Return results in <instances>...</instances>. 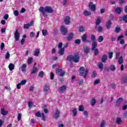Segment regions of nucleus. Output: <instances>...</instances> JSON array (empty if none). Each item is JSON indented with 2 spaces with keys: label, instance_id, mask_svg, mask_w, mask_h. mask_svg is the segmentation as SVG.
Listing matches in <instances>:
<instances>
[{
  "label": "nucleus",
  "instance_id": "79ce46f5",
  "mask_svg": "<svg viewBox=\"0 0 127 127\" xmlns=\"http://www.w3.org/2000/svg\"><path fill=\"white\" fill-rule=\"evenodd\" d=\"M78 111H79V112H84V106H83V105L79 106Z\"/></svg>",
  "mask_w": 127,
  "mask_h": 127
},
{
  "label": "nucleus",
  "instance_id": "5701e85b",
  "mask_svg": "<svg viewBox=\"0 0 127 127\" xmlns=\"http://www.w3.org/2000/svg\"><path fill=\"white\" fill-rule=\"evenodd\" d=\"M87 38H88V36H87V34H83L81 38L82 42H85V41L87 40Z\"/></svg>",
  "mask_w": 127,
  "mask_h": 127
},
{
  "label": "nucleus",
  "instance_id": "e433bc0d",
  "mask_svg": "<svg viewBox=\"0 0 127 127\" xmlns=\"http://www.w3.org/2000/svg\"><path fill=\"white\" fill-rule=\"evenodd\" d=\"M123 121H122V119L120 118H117L116 119V124H117V125H120L121 124V123Z\"/></svg>",
  "mask_w": 127,
  "mask_h": 127
},
{
  "label": "nucleus",
  "instance_id": "cd10ccee",
  "mask_svg": "<svg viewBox=\"0 0 127 127\" xmlns=\"http://www.w3.org/2000/svg\"><path fill=\"white\" fill-rule=\"evenodd\" d=\"M96 103H97V100H96V99L92 98L91 100V106H95L96 105Z\"/></svg>",
  "mask_w": 127,
  "mask_h": 127
},
{
  "label": "nucleus",
  "instance_id": "412c9836",
  "mask_svg": "<svg viewBox=\"0 0 127 127\" xmlns=\"http://www.w3.org/2000/svg\"><path fill=\"white\" fill-rule=\"evenodd\" d=\"M97 47H95L94 50H92L91 47V50L92 51H94V55L95 56H98L99 55V50L98 49H96Z\"/></svg>",
  "mask_w": 127,
  "mask_h": 127
},
{
  "label": "nucleus",
  "instance_id": "f8f14e48",
  "mask_svg": "<svg viewBox=\"0 0 127 127\" xmlns=\"http://www.w3.org/2000/svg\"><path fill=\"white\" fill-rule=\"evenodd\" d=\"M74 38V33L73 32L68 34V37L66 38L67 41H71Z\"/></svg>",
  "mask_w": 127,
  "mask_h": 127
},
{
  "label": "nucleus",
  "instance_id": "0e129e2a",
  "mask_svg": "<svg viewBox=\"0 0 127 127\" xmlns=\"http://www.w3.org/2000/svg\"><path fill=\"white\" fill-rule=\"evenodd\" d=\"M111 41L112 42H113V41H116V37L112 36L111 38Z\"/></svg>",
  "mask_w": 127,
  "mask_h": 127
},
{
  "label": "nucleus",
  "instance_id": "393cba45",
  "mask_svg": "<svg viewBox=\"0 0 127 127\" xmlns=\"http://www.w3.org/2000/svg\"><path fill=\"white\" fill-rule=\"evenodd\" d=\"M35 64H34L32 70L31 72V74H34L35 73H36V72H37V68L36 67H35Z\"/></svg>",
  "mask_w": 127,
  "mask_h": 127
},
{
  "label": "nucleus",
  "instance_id": "9d476101",
  "mask_svg": "<svg viewBox=\"0 0 127 127\" xmlns=\"http://www.w3.org/2000/svg\"><path fill=\"white\" fill-rule=\"evenodd\" d=\"M14 35L16 41H18V40H19V37L20 36V34L19 33V32H18V30H15Z\"/></svg>",
  "mask_w": 127,
  "mask_h": 127
},
{
  "label": "nucleus",
  "instance_id": "052dcab7",
  "mask_svg": "<svg viewBox=\"0 0 127 127\" xmlns=\"http://www.w3.org/2000/svg\"><path fill=\"white\" fill-rule=\"evenodd\" d=\"M121 55V53L120 52L116 53V59L120 58V56Z\"/></svg>",
  "mask_w": 127,
  "mask_h": 127
},
{
  "label": "nucleus",
  "instance_id": "8fccbe9b",
  "mask_svg": "<svg viewBox=\"0 0 127 127\" xmlns=\"http://www.w3.org/2000/svg\"><path fill=\"white\" fill-rule=\"evenodd\" d=\"M100 82V80L99 79H97L94 82V85H98V84H99Z\"/></svg>",
  "mask_w": 127,
  "mask_h": 127
},
{
  "label": "nucleus",
  "instance_id": "a19ab883",
  "mask_svg": "<svg viewBox=\"0 0 127 127\" xmlns=\"http://www.w3.org/2000/svg\"><path fill=\"white\" fill-rule=\"evenodd\" d=\"M56 72L57 75H60L61 72H62V69L60 68H57L56 70Z\"/></svg>",
  "mask_w": 127,
  "mask_h": 127
},
{
  "label": "nucleus",
  "instance_id": "bb28decb",
  "mask_svg": "<svg viewBox=\"0 0 127 127\" xmlns=\"http://www.w3.org/2000/svg\"><path fill=\"white\" fill-rule=\"evenodd\" d=\"M83 51H84V53H85V54H88V53L90 52V49H89L88 47H85L83 49Z\"/></svg>",
  "mask_w": 127,
  "mask_h": 127
},
{
  "label": "nucleus",
  "instance_id": "9b49d317",
  "mask_svg": "<svg viewBox=\"0 0 127 127\" xmlns=\"http://www.w3.org/2000/svg\"><path fill=\"white\" fill-rule=\"evenodd\" d=\"M33 20H31L30 22V23L25 24H24V28H25L26 29H28L29 27H30V26H33Z\"/></svg>",
  "mask_w": 127,
  "mask_h": 127
},
{
  "label": "nucleus",
  "instance_id": "72a5a7b5",
  "mask_svg": "<svg viewBox=\"0 0 127 127\" xmlns=\"http://www.w3.org/2000/svg\"><path fill=\"white\" fill-rule=\"evenodd\" d=\"M109 69L111 70V71H112V72H115V71L116 70V66H115L114 65H111Z\"/></svg>",
  "mask_w": 127,
  "mask_h": 127
},
{
  "label": "nucleus",
  "instance_id": "2eb2a0df",
  "mask_svg": "<svg viewBox=\"0 0 127 127\" xmlns=\"http://www.w3.org/2000/svg\"><path fill=\"white\" fill-rule=\"evenodd\" d=\"M0 114L2 116H6L7 114H8V111H5L4 108H1L0 109Z\"/></svg>",
  "mask_w": 127,
  "mask_h": 127
},
{
  "label": "nucleus",
  "instance_id": "7c9ffc66",
  "mask_svg": "<svg viewBox=\"0 0 127 127\" xmlns=\"http://www.w3.org/2000/svg\"><path fill=\"white\" fill-rule=\"evenodd\" d=\"M84 14L85 16H90V15L92 14V13H91L90 11L85 10L84 12Z\"/></svg>",
  "mask_w": 127,
  "mask_h": 127
},
{
  "label": "nucleus",
  "instance_id": "bf43d9fd",
  "mask_svg": "<svg viewBox=\"0 0 127 127\" xmlns=\"http://www.w3.org/2000/svg\"><path fill=\"white\" fill-rule=\"evenodd\" d=\"M17 120L18 122L21 120V114H18Z\"/></svg>",
  "mask_w": 127,
  "mask_h": 127
},
{
  "label": "nucleus",
  "instance_id": "2f4dec72",
  "mask_svg": "<svg viewBox=\"0 0 127 127\" xmlns=\"http://www.w3.org/2000/svg\"><path fill=\"white\" fill-rule=\"evenodd\" d=\"M85 28L84 27V26H80L79 27V32H84V31H85Z\"/></svg>",
  "mask_w": 127,
  "mask_h": 127
},
{
  "label": "nucleus",
  "instance_id": "603ef678",
  "mask_svg": "<svg viewBox=\"0 0 127 127\" xmlns=\"http://www.w3.org/2000/svg\"><path fill=\"white\" fill-rule=\"evenodd\" d=\"M78 84L79 86H83V84H84V80L81 79L78 82Z\"/></svg>",
  "mask_w": 127,
  "mask_h": 127
},
{
  "label": "nucleus",
  "instance_id": "f3484780",
  "mask_svg": "<svg viewBox=\"0 0 127 127\" xmlns=\"http://www.w3.org/2000/svg\"><path fill=\"white\" fill-rule=\"evenodd\" d=\"M111 25H112V21H111V20H109L106 23V27L107 28V29H110V28H111Z\"/></svg>",
  "mask_w": 127,
  "mask_h": 127
},
{
  "label": "nucleus",
  "instance_id": "423d86ee",
  "mask_svg": "<svg viewBox=\"0 0 127 127\" xmlns=\"http://www.w3.org/2000/svg\"><path fill=\"white\" fill-rule=\"evenodd\" d=\"M68 32V30L65 28L64 26L62 25L61 27V33L64 36H65Z\"/></svg>",
  "mask_w": 127,
  "mask_h": 127
},
{
  "label": "nucleus",
  "instance_id": "20e7f679",
  "mask_svg": "<svg viewBox=\"0 0 127 127\" xmlns=\"http://www.w3.org/2000/svg\"><path fill=\"white\" fill-rule=\"evenodd\" d=\"M90 39L91 41H92V49L94 50L95 47H97L98 44H97V42L96 41V36L94 34H92L91 35Z\"/></svg>",
  "mask_w": 127,
  "mask_h": 127
},
{
  "label": "nucleus",
  "instance_id": "680f3d73",
  "mask_svg": "<svg viewBox=\"0 0 127 127\" xmlns=\"http://www.w3.org/2000/svg\"><path fill=\"white\" fill-rule=\"evenodd\" d=\"M65 73H66V72H65V71H62V72H61V73L60 74V76L61 77H63V76H64V75H65Z\"/></svg>",
  "mask_w": 127,
  "mask_h": 127
},
{
  "label": "nucleus",
  "instance_id": "1a4fd4ad",
  "mask_svg": "<svg viewBox=\"0 0 127 127\" xmlns=\"http://www.w3.org/2000/svg\"><path fill=\"white\" fill-rule=\"evenodd\" d=\"M60 117V111L57 108L54 115V118L55 120H58L59 118Z\"/></svg>",
  "mask_w": 127,
  "mask_h": 127
},
{
  "label": "nucleus",
  "instance_id": "6e6552de",
  "mask_svg": "<svg viewBox=\"0 0 127 127\" xmlns=\"http://www.w3.org/2000/svg\"><path fill=\"white\" fill-rule=\"evenodd\" d=\"M125 36L124 35H122L119 36L117 38V41H119V44L123 45V44H125V40L123 38H124Z\"/></svg>",
  "mask_w": 127,
  "mask_h": 127
},
{
  "label": "nucleus",
  "instance_id": "e2e57ef3",
  "mask_svg": "<svg viewBox=\"0 0 127 127\" xmlns=\"http://www.w3.org/2000/svg\"><path fill=\"white\" fill-rule=\"evenodd\" d=\"M20 83L21 84V85H25V84L26 83V80H22Z\"/></svg>",
  "mask_w": 127,
  "mask_h": 127
},
{
  "label": "nucleus",
  "instance_id": "6e6d98bb",
  "mask_svg": "<svg viewBox=\"0 0 127 127\" xmlns=\"http://www.w3.org/2000/svg\"><path fill=\"white\" fill-rule=\"evenodd\" d=\"M122 82L123 84H125V83L127 82V77L125 76L124 77L123 80H122Z\"/></svg>",
  "mask_w": 127,
  "mask_h": 127
},
{
  "label": "nucleus",
  "instance_id": "338daca9",
  "mask_svg": "<svg viewBox=\"0 0 127 127\" xmlns=\"http://www.w3.org/2000/svg\"><path fill=\"white\" fill-rule=\"evenodd\" d=\"M42 120L43 121H45L46 120L45 115H44V113H42Z\"/></svg>",
  "mask_w": 127,
  "mask_h": 127
},
{
  "label": "nucleus",
  "instance_id": "c756f323",
  "mask_svg": "<svg viewBox=\"0 0 127 127\" xmlns=\"http://www.w3.org/2000/svg\"><path fill=\"white\" fill-rule=\"evenodd\" d=\"M42 32L44 36H46V35H48V31H47V30L43 29Z\"/></svg>",
  "mask_w": 127,
  "mask_h": 127
},
{
  "label": "nucleus",
  "instance_id": "4d7b16f0",
  "mask_svg": "<svg viewBox=\"0 0 127 127\" xmlns=\"http://www.w3.org/2000/svg\"><path fill=\"white\" fill-rule=\"evenodd\" d=\"M113 52H110L108 53V56H109V59H112V58H113Z\"/></svg>",
  "mask_w": 127,
  "mask_h": 127
},
{
  "label": "nucleus",
  "instance_id": "f257e3e1",
  "mask_svg": "<svg viewBox=\"0 0 127 127\" xmlns=\"http://www.w3.org/2000/svg\"><path fill=\"white\" fill-rule=\"evenodd\" d=\"M39 11L43 13V15L44 17H47V14L46 12H48V13H52V12L54 11V10H53L52 7L49 6H46L45 7L40 6L39 8Z\"/></svg>",
  "mask_w": 127,
  "mask_h": 127
},
{
  "label": "nucleus",
  "instance_id": "13d9d810",
  "mask_svg": "<svg viewBox=\"0 0 127 127\" xmlns=\"http://www.w3.org/2000/svg\"><path fill=\"white\" fill-rule=\"evenodd\" d=\"M10 56V54H9V53H8V52L6 53V54H5V59H8V58H9Z\"/></svg>",
  "mask_w": 127,
  "mask_h": 127
},
{
  "label": "nucleus",
  "instance_id": "864d4df0",
  "mask_svg": "<svg viewBox=\"0 0 127 127\" xmlns=\"http://www.w3.org/2000/svg\"><path fill=\"white\" fill-rule=\"evenodd\" d=\"M74 43L75 44H80L81 43V40L80 39H76L74 40Z\"/></svg>",
  "mask_w": 127,
  "mask_h": 127
},
{
  "label": "nucleus",
  "instance_id": "774afa93",
  "mask_svg": "<svg viewBox=\"0 0 127 127\" xmlns=\"http://www.w3.org/2000/svg\"><path fill=\"white\" fill-rule=\"evenodd\" d=\"M21 87V84H20V83H18L17 85V88L19 89H20Z\"/></svg>",
  "mask_w": 127,
  "mask_h": 127
},
{
  "label": "nucleus",
  "instance_id": "dca6fc26",
  "mask_svg": "<svg viewBox=\"0 0 127 127\" xmlns=\"http://www.w3.org/2000/svg\"><path fill=\"white\" fill-rule=\"evenodd\" d=\"M101 19H100V17H98L96 19L95 21V28H97V26H98V25H100V23H101Z\"/></svg>",
  "mask_w": 127,
  "mask_h": 127
},
{
  "label": "nucleus",
  "instance_id": "69168bd1",
  "mask_svg": "<svg viewBox=\"0 0 127 127\" xmlns=\"http://www.w3.org/2000/svg\"><path fill=\"white\" fill-rule=\"evenodd\" d=\"M89 114V113L88 112V111H84L83 112V115L85 116V117H88V114Z\"/></svg>",
  "mask_w": 127,
  "mask_h": 127
},
{
  "label": "nucleus",
  "instance_id": "09e8293b",
  "mask_svg": "<svg viewBox=\"0 0 127 127\" xmlns=\"http://www.w3.org/2000/svg\"><path fill=\"white\" fill-rule=\"evenodd\" d=\"M116 33H120V32H121V28L119 27H116Z\"/></svg>",
  "mask_w": 127,
  "mask_h": 127
},
{
  "label": "nucleus",
  "instance_id": "4be33fe9",
  "mask_svg": "<svg viewBox=\"0 0 127 127\" xmlns=\"http://www.w3.org/2000/svg\"><path fill=\"white\" fill-rule=\"evenodd\" d=\"M95 28L99 33L103 32V27L102 26H97Z\"/></svg>",
  "mask_w": 127,
  "mask_h": 127
},
{
  "label": "nucleus",
  "instance_id": "b1692460",
  "mask_svg": "<svg viewBox=\"0 0 127 127\" xmlns=\"http://www.w3.org/2000/svg\"><path fill=\"white\" fill-rule=\"evenodd\" d=\"M40 53V49H37L35 51L34 56H36V57H38V56H39V54Z\"/></svg>",
  "mask_w": 127,
  "mask_h": 127
},
{
  "label": "nucleus",
  "instance_id": "37998d69",
  "mask_svg": "<svg viewBox=\"0 0 127 127\" xmlns=\"http://www.w3.org/2000/svg\"><path fill=\"white\" fill-rule=\"evenodd\" d=\"M123 20L125 21V23H127V15H125L122 17Z\"/></svg>",
  "mask_w": 127,
  "mask_h": 127
},
{
  "label": "nucleus",
  "instance_id": "39448f33",
  "mask_svg": "<svg viewBox=\"0 0 127 127\" xmlns=\"http://www.w3.org/2000/svg\"><path fill=\"white\" fill-rule=\"evenodd\" d=\"M88 7L91 9V11H96V4L94 3V2H90L88 4Z\"/></svg>",
  "mask_w": 127,
  "mask_h": 127
},
{
  "label": "nucleus",
  "instance_id": "7ed1b4c3",
  "mask_svg": "<svg viewBox=\"0 0 127 127\" xmlns=\"http://www.w3.org/2000/svg\"><path fill=\"white\" fill-rule=\"evenodd\" d=\"M88 72H89L88 69H85V68L83 66L79 68V75L80 76H82L84 79L86 78Z\"/></svg>",
  "mask_w": 127,
  "mask_h": 127
},
{
  "label": "nucleus",
  "instance_id": "f704fd0d",
  "mask_svg": "<svg viewBox=\"0 0 127 127\" xmlns=\"http://www.w3.org/2000/svg\"><path fill=\"white\" fill-rule=\"evenodd\" d=\"M22 72H26V64H24L21 67Z\"/></svg>",
  "mask_w": 127,
  "mask_h": 127
},
{
  "label": "nucleus",
  "instance_id": "a211bd4d",
  "mask_svg": "<svg viewBox=\"0 0 127 127\" xmlns=\"http://www.w3.org/2000/svg\"><path fill=\"white\" fill-rule=\"evenodd\" d=\"M50 89V85L48 84H45L44 85L43 90L44 92H48Z\"/></svg>",
  "mask_w": 127,
  "mask_h": 127
},
{
  "label": "nucleus",
  "instance_id": "c03bdc74",
  "mask_svg": "<svg viewBox=\"0 0 127 127\" xmlns=\"http://www.w3.org/2000/svg\"><path fill=\"white\" fill-rule=\"evenodd\" d=\"M97 67L99 68V69H100V70H103V69H104V64H97Z\"/></svg>",
  "mask_w": 127,
  "mask_h": 127
},
{
  "label": "nucleus",
  "instance_id": "a18cd8bd",
  "mask_svg": "<svg viewBox=\"0 0 127 127\" xmlns=\"http://www.w3.org/2000/svg\"><path fill=\"white\" fill-rule=\"evenodd\" d=\"M36 117H37L38 118H41L42 117V114L40 113V112H38L36 113H35Z\"/></svg>",
  "mask_w": 127,
  "mask_h": 127
},
{
  "label": "nucleus",
  "instance_id": "c9c22d12",
  "mask_svg": "<svg viewBox=\"0 0 127 127\" xmlns=\"http://www.w3.org/2000/svg\"><path fill=\"white\" fill-rule=\"evenodd\" d=\"M33 62V58H29L27 60V63L28 64H31Z\"/></svg>",
  "mask_w": 127,
  "mask_h": 127
},
{
  "label": "nucleus",
  "instance_id": "aec40b11",
  "mask_svg": "<svg viewBox=\"0 0 127 127\" xmlns=\"http://www.w3.org/2000/svg\"><path fill=\"white\" fill-rule=\"evenodd\" d=\"M65 51V49L64 48H61L59 50V55H61V56H62V55H64V52Z\"/></svg>",
  "mask_w": 127,
  "mask_h": 127
},
{
  "label": "nucleus",
  "instance_id": "5fc2aeb1",
  "mask_svg": "<svg viewBox=\"0 0 127 127\" xmlns=\"http://www.w3.org/2000/svg\"><path fill=\"white\" fill-rule=\"evenodd\" d=\"M19 14V12H18V10H16L14 11V15L15 16H18V15Z\"/></svg>",
  "mask_w": 127,
  "mask_h": 127
},
{
  "label": "nucleus",
  "instance_id": "6ab92c4d",
  "mask_svg": "<svg viewBox=\"0 0 127 127\" xmlns=\"http://www.w3.org/2000/svg\"><path fill=\"white\" fill-rule=\"evenodd\" d=\"M107 60H108V56L107 55H104L101 58V62L105 63Z\"/></svg>",
  "mask_w": 127,
  "mask_h": 127
},
{
  "label": "nucleus",
  "instance_id": "473e14b6",
  "mask_svg": "<svg viewBox=\"0 0 127 127\" xmlns=\"http://www.w3.org/2000/svg\"><path fill=\"white\" fill-rule=\"evenodd\" d=\"M8 67L10 71H12V70L14 69V64H9Z\"/></svg>",
  "mask_w": 127,
  "mask_h": 127
},
{
  "label": "nucleus",
  "instance_id": "de8ad7c7",
  "mask_svg": "<svg viewBox=\"0 0 127 127\" xmlns=\"http://www.w3.org/2000/svg\"><path fill=\"white\" fill-rule=\"evenodd\" d=\"M50 79V80H54V73H53V72H51Z\"/></svg>",
  "mask_w": 127,
  "mask_h": 127
},
{
  "label": "nucleus",
  "instance_id": "f03ea898",
  "mask_svg": "<svg viewBox=\"0 0 127 127\" xmlns=\"http://www.w3.org/2000/svg\"><path fill=\"white\" fill-rule=\"evenodd\" d=\"M67 61L69 62H73L74 63H78L80 61V56L78 55H69L66 58Z\"/></svg>",
  "mask_w": 127,
  "mask_h": 127
},
{
  "label": "nucleus",
  "instance_id": "4c0bfd02",
  "mask_svg": "<svg viewBox=\"0 0 127 127\" xmlns=\"http://www.w3.org/2000/svg\"><path fill=\"white\" fill-rule=\"evenodd\" d=\"M124 62V59L123 58V56H121L119 58V61H118V63L119 64H123V62Z\"/></svg>",
  "mask_w": 127,
  "mask_h": 127
},
{
  "label": "nucleus",
  "instance_id": "ddd939ff",
  "mask_svg": "<svg viewBox=\"0 0 127 127\" xmlns=\"http://www.w3.org/2000/svg\"><path fill=\"white\" fill-rule=\"evenodd\" d=\"M122 101H124V99L120 97L116 100V106L117 107H120V105H121V103H122Z\"/></svg>",
  "mask_w": 127,
  "mask_h": 127
},
{
  "label": "nucleus",
  "instance_id": "ea45409f",
  "mask_svg": "<svg viewBox=\"0 0 127 127\" xmlns=\"http://www.w3.org/2000/svg\"><path fill=\"white\" fill-rule=\"evenodd\" d=\"M38 76L41 78H43V76H44V72H43V71H40L39 72Z\"/></svg>",
  "mask_w": 127,
  "mask_h": 127
},
{
  "label": "nucleus",
  "instance_id": "58836bf2",
  "mask_svg": "<svg viewBox=\"0 0 127 127\" xmlns=\"http://www.w3.org/2000/svg\"><path fill=\"white\" fill-rule=\"evenodd\" d=\"M72 112L73 113V116L76 117L77 115V109L76 108H74L72 111Z\"/></svg>",
  "mask_w": 127,
  "mask_h": 127
},
{
  "label": "nucleus",
  "instance_id": "c85d7f7f",
  "mask_svg": "<svg viewBox=\"0 0 127 127\" xmlns=\"http://www.w3.org/2000/svg\"><path fill=\"white\" fill-rule=\"evenodd\" d=\"M97 71L94 70L91 74V78H95L97 77Z\"/></svg>",
  "mask_w": 127,
  "mask_h": 127
},
{
  "label": "nucleus",
  "instance_id": "3c124183",
  "mask_svg": "<svg viewBox=\"0 0 127 127\" xmlns=\"http://www.w3.org/2000/svg\"><path fill=\"white\" fill-rule=\"evenodd\" d=\"M35 36V33L34 32H32L30 33V37L31 38H32Z\"/></svg>",
  "mask_w": 127,
  "mask_h": 127
},
{
  "label": "nucleus",
  "instance_id": "49530a36",
  "mask_svg": "<svg viewBox=\"0 0 127 127\" xmlns=\"http://www.w3.org/2000/svg\"><path fill=\"white\" fill-rule=\"evenodd\" d=\"M98 42H103L104 41V38L103 36H100L99 37L98 39Z\"/></svg>",
  "mask_w": 127,
  "mask_h": 127
},
{
  "label": "nucleus",
  "instance_id": "a878e982",
  "mask_svg": "<svg viewBox=\"0 0 127 127\" xmlns=\"http://www.w3.org/2000/svg\"><path fill=\"white\" fill-rule=\"evenodd\" d=\"M115 12L118 14H121L122 12V9L120 7H118L115 9Z\"/></svg>",
  "mask_w": 127,
  "mask_h": 127
},
{
  "label": "nucleus",
  "instance_id": "4468645a",
  "mask_svg": "<svg viewBox=\"0 0 127 127\" xmlns=\"http://www.w3.org/2000/svg\"><path fill=\"white\" fill-rule=\"evenodd\" d=\"M70 17L69 16H65L64 21L66 24V25H68L70 23Z\"/></svg>",
  "mask_w": 127,
  "mask_h": 127
},
{
  "label": "nucleus",
  "instance_id": "0eeeda50",
  "mask_svg": "<svg viewBox=\"0 0 127 127\" xmlns=\"http://www.w3.org/2000/svg\"><path fill=\"white\" fill-rule=\"evenodd\" d=\"M67 90V87L65 85H63L59 88L58 92L60 94H64V92H66Z\"/></svg>",
  "mask_w": 127,
  "mask_h": 127
}]
</instances>
